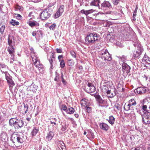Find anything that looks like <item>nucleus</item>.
<instances>
[{
    "label": "nucleus",
    "mask_w": 150,
    "mask_h": 150,
    "mask_svg": "<svg viewBox=\"0 0 150 150\" xmlns=\"http://www.w3.org/2000/svg\"><path fill=\"white\" fill-rule=\"evenodd\" d=\"M31 56L34 64L37 68H38L40 73L41 74L43 73V66L42 64H40L38 58L37 57V56L35 54L34 52H31Z\"/></svg>",
    "instance_id": "1"
},
{
    "label": "nucleus",
    "mask_w": 150,
    "mask_h": 150,
    "mask_svg": "<svg viewBox=\"0 0 150 150\" xmlns=\"http://www.w3.org/2000/svg\"><path fill=\"white\" fill-rule=\"evenodd\" d=\"M98 40V35L95 33H91L88 35L85 38L86 43L88 45L95 44Z\"/></svg>",
    "instance_id": "2"
},
{
    "label": "nucleus",
    "mask_w": 150,
    "mask_h": 150,
    "mask_svg": "<svg viewBox=\"0 0 150 150\" xmlns=\"http://www.w3.org/2000/svg\"><path fill=\"white\" fill-rule=\"evenodd\" d=\"M52 13V8H48L44 10L41 13L40 18L42 20L47 19L50 16Z\"/></svg>",
    "instance_id": "3"
},
{
    "label": "nucleus",
    "mask_w": 150,
    "mask_h": 150,
    "mask_svg": "<svg viewBox=\"0 0 150 150\" xmlns=\"http://www.w3.org/2000/svg\"><path fill=\"white\" fill-rule=\"evenodd\" d=\"M136 105V101L134 99H132L125 104L124 107V109L126 111L133 110V106Z\"/></svg>",
    "instance_id": "4"
},
{
    "label": "nucleus",
    "mask_w": 150,
    "mask_h": 150,
    "mask_svg": "<svg viewBox=\"0 0 150 150\" xmlns=\"http://www.w3.org/2000/svg\"><path fill=\"white\" fill-rule=\"evenodd\" d=\"M99 55L102 59L105 61H110L112 58L111 56L107 50H103L100 52Z\"/></svg>",
    "instance_id": "5"
},
{
    "label": "nucleus",
    "mask_w": 150,
    "mask_h": 150,
    "mask_svg": "<svg viewBox=\"0 0 150 150\" xmlns=\"http://www.w3.org/2000/svg\"><path fill=\"white\" fill-rule=\"evenodd\" d=\"M11 141L14 143L17 142L21 144L24 142L23 136L22 135L15 133L12 135Z\"/></svg>",
    "instance_id": "6"
},
{
    "label": "nucleus",
    "mask_w": 150,
    "mask_h": 150,
    "mask_svg": "<svg viewBox=\"0 0 150 150\" xmlns=\"http://www.w3.org/2000/svg\"><path fill=\"white\" fill-rule=\"evenodd\" d=\"M111 7V4L109 1H104L101 4L99 8V9L103 10H106L108 9H110Z\"/></svg>",
    "instance_id": "7"
},
{
    "label": "nucleus",
    "mask_w": 150,
    "mask_h": 150,
    "mask_svg": "<svg viewBox=\"0 0 150 150\" xmlns=\"http://www.w3.org/2000/svg\"><path fill=\"white\" fill-rule=\"evenodd\" d=\"M14 46H8V51L11 55V61L10 62L11 63H13L14 61L15 49L14 48Z\"/></svg>",
    "instance_id": "8"
},
{
    "label": "nucleus",
    "mask_w": 150,
    "mask_h": 150,
    "mask_svg": "<svg viewBox=\"0 0 150 150\" xmlns=\"http://www.w3.org/2000/svg\"><path fill=\"white\" fill-rule=\"evenodd\" d=\"M84 90L87 92L91 93L94 92L96 91V88L92 83H88L86 85L84 88Z\"/></svg>",
    "instance_id": "9"
},
{
    "label": "nucleus",
    "mask_w": 150,
    "mask_h": 150,
    "mask_svg": "<svg viewBox=\"0 0 150 150\" xmlns=\"http://www.w3.org/2000/svg\"><path fill=\"white\" fill-rule=\"evenodd\" d=\"M142 116V122L144 123L146 125L150 123V113H147L146 115V113H144L143 115Z\"/></svg>",
    "instance_id": "10"
},
{
    "label": "nucleus",
    "mask_w": 150,
    "mask_h": 150,
    "mask_svg": "<svg viewBox=\"0 0 150 150\" xmlns=\"http://www.w3.org/2000/svg\"><path fill=\"white\" fill-rule=\"evenodd\" d=\"M139 45V44L138 42L137 43H134V46L135 47H137L138 49V50L137 51L134 52V53L133 56L134 57L137 58L141 54L142 50V48Z\"/></svg>",
    "instance_id": "11"
},
{
    "label": "nucleus",
    "mask_w": 150,
    "mask_h": 150,
    "mask_svg": "<svg viewBox=\"0 0 150 150\" xmlns=\"http://www.w3.org/2000/svg\"><path fill=\"white\" fill-rule=\"evenodd\" d=\"M23 104L24 105V106H19L18 107V110H20L21 112L24 115L28 111V105L27 104H25L24 103Z\"/></svg>",
    "instance_id": "12"
},
{
    "label": "nucleus",
    "mask_w": 150,
    "mask_h": 150,
    "mask_svg": "<svg viewBox=\"0 0 150 150\" xmlns=\"http://www.w3.org/2000/svg\"><path fill=\"white\" fill-rule=\"evenodd\" d=\"M106 92L107 94L109 95L108 97L110 98H112L116 95V91L115 88H112L111 90H107L106 89Z\"/></svg>",
    "instance_id": "13"
},
{
    "label": "nucleus",
    "mask_w": 150,
    "mask_h": 150,
    "mask_svg": "<svg viewBox=\"0 0 150 150\" xmlns=\"http://www.w3.org/2000/svg\"><path fill=\"white\" fill-rule=\"evenodd\" d=\"M122 70L123 72H126L128 73L130 70V67L126 63L123 62L122 63Z\"/></svg>",
    "instance_id": "14"
},
{
    "label": "nucleus",
    "mask_w": 150,
    "mask_h": 150,
    "mask_svg": "<svg viewBox=\"0 0 150 150\" xmlns=\"http://www.w3.org/2000/svg\"><path fill=\"white\" fill-rule=\"evenodd\" d=\"M5 78L8 83L9 84V87L10 88H12L15 85V83L13 81H12V79L11 78L9 75L8 76L7 75H6Z\"/></svg>",
    "instance_id": "15"
},
{
    "label": "nucleus",
    "mask_w": 150,
    "mask_h": 150,
    "mask_svg": "<svg viewBox=\"0 0 150 150\" xmlns=\"http://www.w3.org/2000/svg\"><path fill=\"white\" fill-rule=\"evenodd\" d=\"M64 6H61L58 10L56 13L55 17L57 18L61 16L64 11Z\"/></svg>",
    "instance_id": "16"
},
{
    "label": "nucleus",
    "mask_w": 150,
    "mask_h": 150,
    "mask_svg": "<svg viewBox=\"0 0 150 150\" xmlns=\"http://www.w3.org/2000/svg\"><path fill=\"white\" fill-rule=\"evenodd\" d=\"M8 46H14L15 43L13 36L9 35L8 39Z\"/></svg>",
    "instance_id": "17"
},
{
    "label": "nucleus",
    "mask_w": 150,
    "mask_h": 150,
    "mask_svg": "<svg viewBox=\"0 0 150 150\" xmlns=\"http://www.w3.org/2000/svg\"><path fill=\"white\" fill-rule=\"evenodd\" d=\"M16 121L17 122H16L14 126L15 129H18L19 128H21L23 126L24 123L22 120H18L17 119Z\"/></svg>",
    "instance_id": "18"
},
{
    "label": "nucleus",
    "mask_w": 150,
    "mask_h": 150,
    "mask_svg": "<svg viewBox=\"0 0 150 150\" xmlns=\"http://www.w3.org/2000/svg\"><path fill=\"white\" fill-rule=\"evenodd\" d=\"M8 137L6 132L1 133L0 135V139L2 141L6 142L8 140Z\"/></svg>",
    "instance_id": "19"
},
{
    "label": "nucleus",
    "mask_w": 150,
    "mask_h": 150,
    "mask_svg": "<svg viewBox=\"0 0 150 150\" xmlns=\"http://www.w3.org/2000/svg\"><path fill=\"white\" fill-rule=\"evenodd\" d=\"M137 93L140 94H142L146 92V88L144 87L138 88L136 90Z\"/></svg>",
    "instance_id": "20"
},
{
    "label": "nucleus",
    "mask_w": 150,
    "mask_h": 150,
    "mask_svg": "<svg viewBox=\"0 0 150 150\" xmlns=\"http://www.w3.org/2000/svg\"><path fill=\"white\" fill-rule=\"evenodd\" d=\"M99 127L101 129L105 131H107L109 129L108 125L105 123H100Z\"/></svg>",
    "instance_id": "21"
},
{
    "label": "nucleus",
    "mask_w": 150,
    "mask_h": 150,
    "mask_svg": "<svg viewBox=\"0 0 150 150\" xmlns=\"http://www.w3.org/2000/svg\"><path fill=\"white\" fill-rule=\"evenodd\" d=\"M96 100L99 103L104 104H105V101L103 100L100 96L99 95H96L95 96Z\"/></svg>",
    "instance_id": "22"
},
{
    "label": "nucleus",
    "mask_w": 150,
    "mask_h": 150,
    "mask_svg": "<svg viewBox=\"0 0 150 150\" xmlns=\"http://www.w3.org/2000/svg\"><path fill=\"white\" fill-rule=\"evenodd\" d=\"M54 136V133L52 132H50L47 133L46 137V139L47 141H50L51 140Z\"/></svg>",
    "instance_id": "23"
},
{
    "label": "nucleus",
    "mask_w": 150,
    "mask_h": 150,
    "mask_svg": "<svg viewBox=\"0 0 150 150\" xmlns=\"http://www.w3.org/2000/svg\"><path fill=\"white\" fill-rule=\"evenodd\" d=\"M100 3V1L99 0H94L91 2L90 5L91 6H98L99 8L100 7L99 5Z\"/></svg>",
    "instance_id": "24"
},
{
    "label": "nucleus",
    "mask_w": 150,
    "mask_h": 150,
    "mask_svg": "<svg viewBox=\"0 0 150 150\" xmlns=\"http://www.w3.org/2000/svg\"><path fill=\"white\" fill-rule=\"evenodd\" d=\"M17 119L15 118H12L9 120V123L10 126L14 127L16 122H17Z\"/></svg>",
    "instance_id": "25"
},
{
    "label": "nucleus",
    "mask_w": 150,
    "mask_h": 150,
    "mask_svg": "<svg viewBox=\"0 0 150 150\" xmlns=\"http://www.w3.org/2000/svg\"><path fill=\"white\" fill-rule=\"evenodd\" d=\"M40 34L41 35L42 34V31L40 30L34 31H33L32 33V35L33 36H36L37 37H36V38H38V37H40Z\"/></svg>",
    "instance_id": "26"
},
{
    "label": "nucleus",
    "mask_w": 150,
    "mask_h": 150,
    "mask_svg": "<svg viewBox=\"0 0 150 150\" xmlns=\"http://www.w3.org/2000/svg\"><path fill=\"white\" fill-rule=\"evenodd\" d=\"M39 130L38 128L33 127L31 131V134L32 136H35L37 133L38 132Z\"/></svg>",
    "instance_id": "27"
},
{
    "label": "nucleus",
    "mask_w": 150,
    "mask_h": 150,
    "mask_svg": "<svg viewBox=\"0 0 150 150\" xmlns=\"http://www.w3.org/2000/svg\"><path fill=\"white\" fill-rule=\"evenodd\" d=\"M28 25L31 27H33L35 26H39V23L35 21H30L28 23Z\"/></svg>",
    "instance_id": "28"
},
{
    "label": "nucleus",
    "mask_w": 150,
    "mask_h": 150,
    "mask_svg": "<svg viewBox=\"0 0 150 150\" xmlns=\"http://www.w3.org/2000/svg\"><path fill=\"white\" fill-rule=\"evenodd\" d=\"M107 120L110 124L112 125L115 122V118L113 116H110L109 117V119H107Z\"/></svg>",
    "instance_id": "29"
},
{
    "label": "nucleus",
    "mask_w": 150,
    "mask_h": 150,
    "mask_svg": "<svg viewBox=\"0 0 150 150\" xmlns=\"http://www.w3.org/2000/svg\"><path fill=\"white\" fill-rule=\"evenodd\" d=\"M142 109L143 110L147 112L148 113H150V109L148 107L144 104H142Z\"/></svg>",
    "instance_id": "30"
},
{
    "label": "nucleus",
    "mask_w": 150,
    "mask_h": 150,
    "mask_svg": "<svg viewBox=\"0 0 150 150\" xmlns=\"http://www.w3.org/2000/svg\"><path fill=\"white\" fill-rule=\"evenodd\" d=\"M142 104L147 106L150 109V102L148 101L147 99H144L143 102L142 103Z\"/></svg>",
    "instance_id": "31"
},
{
    "label": "nucleus",
    "mask_w": 150,
    "mask_h": 150,
    "mask_svg": "<svg viewBox=\"0 0 150 150\" xmlns=\"http://www.w3.org/2000/svg\"><path fill=\"white\" fill-rule=\"evenodd\" d=\"M49 62L51 65V67L52 69V68L53 64H54L55 62L54 58L53 55H52V57H51V59L49 60Z\"/></svg>",
    "instance_id": "32"
},
{
    "label": "nucleus",
    "mask_w": 150,
    "mask_h": 150,
    "mask_svg": "<svg viewBox=\"0 0 150 150\" xmlns=\"http://www.w3.org/2000/svg\"><path fill=\"white\" fill-rule=\"evenodd\" d=\"M67 113H69V114H72L74 112V109L72 108L71 107L69 108H67V110H66V112Z\"/></svg>",
    "instance_id": "33"
},
{
    "label": "nucleus",
    "mask_w": 150,
    "mask_h": 150,
    "mask_svg": "<svg viewBox=\"0 0 150 150\" xmlns=\"http://www.w3.org/2000/svg\"><path fill=\"white\" fill-rule=\"evenodd\" d=\"M143 60L146 62L150 64V57L145 55L143 58Z\"/></svg>",
    "instance_id": "34"
},
{
    "label": "nucleus",
    "mask_w": 150,
    "mask_h": 150,
    "mask_svg": "<svg viewBox=\"0 0 150 150\" xmlns=\"http://www.w3.org/2000/svg\"><path fill=\"white\" fill-rule=\"evenodd\" d=\"M136 112L138 113L139 114L142 115V110L140 109V107L139 106H137L136 108Z\"/></svg>",
    "instance_id": "35"
},
{
    "label": "nucleus",
    "mask_w": 150,
    "mask_h": 150,
    "mask_svg": "<svg viewBox=\"0 0 150 150\" xmlns=\"http://www.w3.org/2000/svg\"><path fill=\"white\" fill-rule=\"evenodd\" d=\"M87 100L86 99H82L81 102V105L82 107H85V105H86V102Z\"/></svg>",
    "instance_id": "36"
},
{
    "label": "nucleus",
    "mask_w": 150,
    "mask_h": 150,
    "mask_svg": "<svg viewBox=\"0 0 150 150\" xmlns=\"http://www.w3.org/2000/svg\"><path fill=\"white\" fill-rule=\"evenodd\" d=\"M10 23L13 26H15V25H17L19 24V23L18 22L16 21L15 20L13 19L11 20Z\"/></svg>",
    "instance_id": "37"
},
{
    "label": "nucleus",
    "mask_w": 150,
    "mask_h": 150,
    "mask_svg": "<svg viewBox=\"0 0 150 150\" xmlns=\"http://www.w3.org/2000/svg\"><path fill=\"white\" fill-rule=\"evenodd\" d=\"M80 12L81 13H83L86 16L89 14L88 10L85 11L84 9H82L81 11Z\"/></svg>",
    "instance_id": "38"
},
{
    "label": "nucleus",
    "mask_w": 150,
    "mask_h": 150,
    "mask_svg": "<svg viewBox=\"0 0 150 150\" xmlns=\"http://www.w3.org/2000/svg\"><path fill=\"white\" fill-rule=\"evenodd\" d=\"M60 66L62 68H63L65 66V63L63 60H61L60 64Z\"/></svg>",
    "instance_id": "39"
},
{
    "label": "nucleus",
    "mask_w": 150,
    "mask_h": 150,
    "mask_svg": "<svg viewBox=\"0 0 150 150\" xmlns=\"http://www.w3.org/2000/svg\"><path fill=\"white\" fill-rule=\"evenodd\" d=\"M70 53L71 55L73 58H76V54L75 52L73 50H71L70 51Z\"/></svg>",
    "instance_id": "40"
},
{
    "label": "nucleus",
    "mask_w": 150,
    "mask_h": 150,
    "mask_svg": "<svg viewBox=\"0 0 150 150\" xmlns=\"http://www.w3.org/2000/svg\"><path fill=\"white\" fill-rule=\"evenodd\" d=\"M120 59L122 62H126V60H127V57L125 56H123L120 57Z\"/></svg>",
    "instance_id": "41"
},
{
    "label": "nucleus",
    "mask_w": 150,
    "mask_h": 150,
    "mask_svg": "<svg viewBox=\"0 0 150 150\" xmlns=\"http://www.w3.org/2000/svg\"><path fill=\"white\" fill-rule=\"evenodd\" d=\"M5 28V26L4 25H3L0 27V31L1 33L3 34Z\"/></svg>",
    "instance_id": "42"
},
{
    "label": "nucleus",
    "mask_w": 150,
    "mask_h": 150,
    "mask_svg": "<svg viewBox=\"0 0 150 150\" xmlns=\"http://www.w3.org/2000/svg\"><path fill=\"white\" fill-rule=\"evenodd\" d=\"M56 26V24L55 23H53L50 26L49 28L50 30H54Z\"/></svg>",
    "instance_id": "43"
},
{
    "label": "nucleus",
    "mask_w": 150,
    "mask_h": 150,
    "mask_svg": "<svg viewBox=\"0 0 150 150\" xmlns=\"http://www.w3.org/2000/svg\"><path fill=\"white\" fill-rule=\"evenodd\" d=\"M68 64L69 66H71L74 64V62L71 60H69L68 61Z\"/></svg>",
    "instance_id": "44"
},
{
    "label": "nucleus",
    "mask_w": 150,
    "mask_h": 150,
    "mask_svg": "<svg viewBox=\"0 0 150 150\" xmlns=\"http://www.w3.org/2000/svg\"><path fill=\"white\" fill-rule=\"evenodd\" d=\"M82 107L83 108H84V109H86V110L88 112H89L91 111V108L90 107H89L87 106V105H85V107Z\"/></svg>",
    "instance_id": "45"
},
{
    "label": "nucleus",
    "mask_w": 150,
    "mask_h": 150,
    "mask_svg": "<svg viewBox=\"0 0 150 150\" xmlns=\"http://www.w3.org/2000/svg\"><path fill=\"white\" fill-rule=\"evenodd\" d=\"M115 108L118 110H120L121 108L120 105L118 103L115 105Z\"/></svg>",
    "instance_id": "46"
},
{
    "label": "nucleus",
    "mask_w": 150,
    "mask_h": 150,
    "mask_svg": "<svg viewBox=\"0 0 150 150\" xmlns=\"http://www.w3.org/2000/svg\"><path fill=\"white\" fill-rule=\"evenodd\" d=\"M113 4L115 5H117L119 2L120 0H112Z\"/></svg>",
    "instance_id": "47"
},
{
    "label": "nucleus",
    "mask_w": 150,
    "mask_h": 150,
    "mask_svg": "<svg viewBox=\"0 0 150 150\" xmlns=\"http://www.w3.org/2000/svg\"><path fill=\"white\" fill-rule=\"evenodd\" d=\"M67 126L66 125L62 126V130L63 131H65L67 129Z\"/></svg>",
    "instance_id": "48"
},
{
    "label": "nucleus",
    "mask_w": 150,
    "mask_h": 150,
    "mask_svg": "<svg viewBox=\"0 0 150 150\" xmlns=\"http://www.w3.org/2000/svg\"><path fill=\"white\" fill-rule=\"evenodd\" d=\"M62 109L64 111L66 112V110L67 109V108L66 106L65 105H62Z\"/></svg>",
    "instance_id": "49"
},
{
    "label": "nucleus",
    "mask_w": 150,
    "mask_h": 150,
    "mask_svg": "<svg viewBox=\"0 0 150 150\" xmlns=\"http://www.w3.org/2000/svg\"><path fill=\"white\" fill-rule=\"evenodd\" d=\"M16 17L18 19H21L22 16L20 14H16Z\"/></svg>",
    "instance_id": "50"
},
{
    "label": "nucleus",
    "mask_w": 150,
    "mask_h": 150,
    "mask_svg": "<svg viewBox=\"0 0 150 150\" xmlns=\"http://www.w3.org/2000/svg\"><path fill=\"white\" fill-rule=\"evenodd\" d=\"M137 10V8L136 7L135 9L134 10V11L133 16H136Z\"/></svg>",
    "instance_id": "51"
},
{
    "label": "nucleus",
    "mask_w": 150,
    "mask_h": 150,
    "mask_svg": "<svg viewBox=\"0 0 150 150\" xmlns=\"http://www.w3.org/2000/svg\"><path fill=\"white\" fill-rule=\"evenodd\" d=\"M62 147H61L62 149V150H66V148L64 146V144L63 142H62Z\"/></svg>",
    "instance_id": "52"
},
{
    "label": "nucleus",
    "mask_w": 150,
    "mask_h": 150,
    "mask_svg": "<svg viewBox=\"0 0 150 150\" xmlns=\"http://www.w3.org/2000/svg\"><path fill=\"white\" fill-rule=\"evenodd\" d=\"M61 77L62 79V81L63 83L64 84H65L66 83V81L63 79V75L62 74Z\"/></svg>",
    "instance_id": "53"
},
{
    "label": "nucleus",
    "mask_w": 150,
    "mask_h": 150,
    "mask_svg": "<svg viewBox=\"0 0 150 150\" xmlns=\"http://www.w3.org/2000/svg\"><path fill=\"white\" fill-rule=\"evenodd\" d=\"M56 50H57V52L58 53H61L62 52V50L61 49H57Z\"/></svg>",
    "instance_id": "54"
},
{
    "label": "nucleus",
    "mask_w": 150,
    "mask_h": 150,
    "mask_svg": "<svg viewBox=\"0 0 150 150\" xmlns=\"http://www.w3.org/2000/svg\"><path fill=\"white\" fill-rule=\"evenodd\" d=\"M89 14L92 13L94 11V10L93 9H91L88 10Z\"/></svg>",
    "instance_id": "55"
},
{
    "label": "nucleus",
    "mask_w": 150,
    "mask_h": 150,
    "mask_svg": "<svg viewBox=\"0 0 150 150\" xmlns=\"http://www.w3.org/2000/svg\"><path fill=\"white\" fill-rule=\"evenodd\" d=\"M63 57V56L62 55H59L58 56V59L59 60V61H61V59Z\"/></svg>",
    "instance_id": "56"
},
{
    "label": "nucleus",
    "mask_w": 150,
    "mask_h": 150,
    "mask_svg": "<svg viewBox=\"0 0 150 150\" xmlns=\"http://www.w3.org/2000/svg\"><path fill=\"white\" fill-rule=\"evenodd\" d=\"M16 8L19 10H22V8L20 6H17L16 7Z\"/></svg>",
    "instance_id": "57"
},
{
    "label": "nucleus",
    "mask_w": 150,
    "mask_h": 150,
    "mask_svg": "<svg viewBox=\"0 0 150 150\" xmlns=\"http://www.w3.org/2000/svg\"><path fill=\"white\" fill-rule=\"evenodd\" d=\"M48 146L46 145L43 148V150H49L48 149Z\"/></svg>",
    "instance_id": "58"
},
{
    "label": "nucleus",
    "mask_w": 150,
    "mask_h": 150,
    "mask_svg": "<svg viewBox=\"0 0 150 150\" xmlns=\"http://www.w3.org/2000/svg\"><path fill=\"white\" fill-rule=\"evenodd\" d=\"M132 115H135V114H134L132 113V114H129L128 115V117H131V116H132Z\"/></svg>",
    "instance_id": "59"
},
{
    "label": "nucleus",
    "mask_w": 150,
    "mask_h": 150,
    "mask_svg": "<svg viewBox=\"0 0 150 150\" xmlns=\"http://www.w3.org/2000/svg\"><path fill=\"white\" fill-rule=\"evenodd\" d=\"M58 79H59V78H58V76H56L54 79V80L55 81H57Z\"/></svg>",
    "instance_id": "60"
},
{
    "label": "nucleus",
    "mask_w": 150,
    "mask_h": 150,
    "mask_svg": "<svg viewBox=\"0 0 150 150\" xmlns=\"http://www.w3.org/2000/svg\"><path fill=\"white\" fill-rule=\"evenodd\" d=\"M112 12L111 11H107L105 13L106 14H111V13H112Z\"/></svg>",
    "instance_id": "61"
},
{
    "label": "nucleus",
    "mask_w": 150,
    "mask_h": 150,
    "mask_svg": "<svg viewBox=\"0 0 150 150\" xmlns=\"http://www.w3.org/2000/svg\"><path fill=\"white\" fill-rule=\"evenodd\" d=\"M140 147H137L134 149V150H140Z\"/></svg>",
    "instance_id": "62"
},
{
    "label": "nucleus",
    "mask_w": 150,
    "mask_h": 150,
    "mask_svg": "<svg viewBox=\"0 0 150 150\" xmlns=\"http://www.w3.org/2000/svg\"><path fill=\"white\" fill-rule=\"evenodd\" d=\"M33 87V85H31L30 87V89H31V90H32V91H35V89H33L32 88Z\"/></svg>",
    "instance_id": "63"
},
{
    "label": "nucleus",
    "mask_w": 150,
    "mask_h": 150,
    "mask_svg": "<svg viewBox=\"0 0 150 150\" xmlns=\"http://www.w3.org/2000/svg\"><path fill=\"white\" fill-rule=\"evenodd\" d=\"M50 122L51 124H52L54 123V125H56V122H53V121H50Z\"/></svg>",
    "instance_id": "64"
}]
</instances>
